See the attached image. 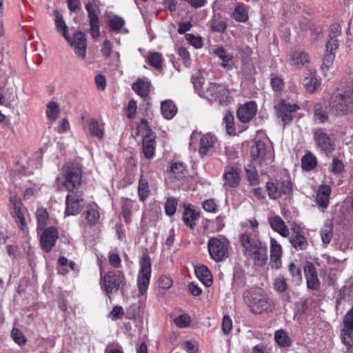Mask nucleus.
I'll return each mask as SVG.
<instances>
[{
    "label": "nucleus",
    "mask_w": 353,
    "mask_h": 353,
    "mask_svg": "<svg viewBox=\"0 0 353 353\" xmlns=\"http://www.w3.org/2000/svg\"><path fill=\"white\" fill-rule=\"evenodd\" d=\"M289 240L292 245L296 250H305L308 245L305 237L303 234H301L299 231H295L294 230L293 234L290 237Z\"/></svg>",
    "instance_id": "nucleus-28"
},
{
    "label": "nucleus",
    "mask_w": 353,
    "mask_h": 353,
    "mask_svg": "<svg viewBox=\"0 0 353 353\" xmlns=\"http://www.w3.org/2000/svg\"><path fill=\"white\" fill-rule=\"evenodd\" d=\"M332 188L328 185H321L316 192V203L317 205L323 209H327L330 205V199Z\"/></svg>",
    "instance_id": "nucleus-21"
},
{
    "label": "nucleus",
    "mask_w": 353,
    "mask_h": 353,
    "mask_svg": "<svg viewBox=\"0 0 353 353\" xmlns=\"http://www.w3.org/2000/svg\"><path fill=\"white\" fill-rule=\"evenodd\" d=\"M274 289L279 292H283L288 289V284L284 276L279 275L274 279Z\"/></svg>",
    "instance_id": "nucleus-56"
},
{
    "label": "nucleus",
    "mask_w": 353,
    "mask_h": 353,
    "mask_svg": "<svg viewBox=\"0 0 353 353\" xmlns=\"http://www.w3.org/2000/svg\"><path fill=\"white\" fill-rule=\"evenodd\" d=\"M108 259L110 264L114 268H119L121 265V260L117 253L109 252Z\"/></svg>",
    "instance_id": "nucleus-64"
},
{
    "label": "nucleus",
    "mask_w": 353,
    "mask_h": 353,
    "mask_svg": "<svg viewBox=\"0 0 353 353\" xmlns=\"http://www.w3.org/2000/svg\"><path fill=\"white\" fill-rule=\"evenodd\" d=\"M268 223L271 228L276 232L279 233L283 237H288L290 231L284 221L278 215L270 216Z\"/></svg>",
    "instance_id": "nucleus-23"
},
{
    "label": "nucleus",
    "mask_w": 353,
    "mask_h": 353,
    "mask_svg": "<svg viewBox=\"0 0 353 353\" xmlns=\"http://www.w3.org/2000/svg\"><path fill=\"white\" fill-rule=\"evenodd\" d=\"M304 274L307 282V288L310 290H317L320 288V281L314 265L307 263L304 267Z\"/></svg>",
    "instance_id": "nucleus-18"
},
{
    "label": "nucleus",
    "mask_w": 353,
    "mask_h": 353,
    "mask_svg": "<svg viewBox=\"0 0 353 353\" xmlns=\"http://www.w3.org/2000/svg\"><path fill=\"white\" fill-rule=\"evenodd\" d=\"M247 179L251 185H256L259 183V176L255 168L248 165L245 168Z\"/></svg>",
    "instance_id": "nucleus-46"
},
{
    "label": "nucleus",
    "mask_w": 353,
    "mask_h": 353,
    "mask_svg": "<svg viewBox=\"0 0 353 353\" xmlns=\"http://www.w3.org/2000/svg\"><path fill=\"white\" fill-rule=\"evenodd\" d=\"M105 353H123V351L120 344L117 342H112L107 345Z\"/></svg>",
    "instance_id": "nucleus-63"
},
{
    "label": "nucleus",
    "mask_w": 353,
    "mask_h": 353,
    "mask_svg": "<svg viewBox=\"0 0 353 353\" xmlns=\"http://www.w3.org/2000/svg\"><path fill=\"white\" fill-rule=\"evenodd\" d=\"M11 336L14 342L20 346H23L26 343L24 335L19 329L13 328L11 332Z\"/></svg>",
    "instance_id": "nucleus-57"
},
{
    "label": "nucleus",
    "mask_w": 353,
    "mask_h": 353,
    "mask_svg": "<svg viewBox=\"0 0 353 353\" xmlns=\"http://www.w3.org/2000/svg\"><path fill=\"white\" fill-rule=\"evenodd\" d=\"M241 170L236 166L227 165L223 174V186L226 188H236L241 180Z\"/></svg>",
    "instance_id": "nucleus-16"
},
{
    "label": "nucleus",
    "mask_w": 353,
    "mask_h": 353,
    "mask_svg": "<svg viewBox=\"0 0 353 353\" xmlns=\"http://www.w3.org/2000/svg\"><path fill=\"white\" fill-rule=\"evenodd\" d=\"M124 282L125 275L122 272L109 271L104 276L101 272V288L109 297L112 294L116 293Z\"/></svg>",
    "instance_id": "nucleus-8"
},
{
    "label": "nucleus",
    "mask_w": 353,
    "mask_h": 353,
    "mask_svg": "<svg viewBox=\"0 0 353 353\" xmlns=\"http://www.w3.org/2000/svg\"><path fill=\"white\" fill-rule=\"evenodd\" d=\"M178 205V201L174 197L167 199L165 203V212L168 216H172L175 214Z\"/></svg>",
    "instance_id": "nucleus-50"
},
{
    "label": "nucleus",
    "mask_w": 353,
    "mask_h": 353,
    "mask_svg": "<svg viewBox=\"0 0 353 353\" xmlns=\"http://www.w3.org/2000/svg\"><path fill=\"white\" fill-rule=\"evenodd\" d=\"M174 323L180 328H185L190 325L191 323L190 316L187 314L179 315L174 319Z\"/></svg>",
    "instance_id": "nucleus-55"
},
{
    "label": "nucleus",
    "mask_w": 353,
    "mask_h": 353,
    "mask_svg": "<svg viewBox=\"0 0 353 353\" xmlns=\"http://www.w3.org/2000/svg\"><path fill=\"white\" fill-rule=\"evenodd\" d=\"M274 339L277 344L281 347H287L290 345V338L283 330H277L275 332Z\"/></svg>",
    "instance_id": "nucleus-47"
},
{
    "label": "nucleus",
    "mask_w": 353,
    "mask_h": 353,
    "mask_svg": "<svg viewBox=\"0 0 353 353\" xmlns=\"http://www.w3.org/2000/svg\"><path fill=\"white\" fill-rule=\"evenodd\" d=\"M156 143L154 137H146L143 138V152L146 159H150L155 154Z\"/></svg>",
    "instance_id": "nucleus-29"
},
{
    "label": "nucleus",
    "mask_w": 353,
    "mask_h": 353,
    "mask_svg": "<svg viewBox=\"0 0 353 353\" xmlns=\"http://www.w3.org/2000/svg\"><path fill=\"white\" fill-rule=\"evenodd\" d=\"M317 159L316 157L310 152H307L301 159L302 168L306 171H310L316 168Z\"/></svg>",
    "instance_id": "nucleus-40"
},
{
    "label": "nucleus",
    "mask_w": 353,
    "mask_h": 353,
    "mask_svg": "<svg viewBox=\"0 0 353 353\" xmlns=\"http://www.w3.org/2000/svg\"><path fill=\"white\" fill-rule=\"evenodd\" d=\"M282 247L274 239L270 238V265L272 268L279 269L281 267Z\"/></svg>",
    "instance_id": "nucleus-19"
},
{
    "label": "nucleus",
    "mask_w": 353,
    "mask_h": 353,
    "mask_svg": "<svg viewBox=\"0 0 353 353\" xmlns=\"http://www.w3.org/2000/svg\"><path fill=\"white\" fill-rule=\"evenodd\" d=\"M266 187L268 196L272 199H278L282 194H290L292 190V183L289 180L268 182Z\"/></svg>",
    "instance_id": "nucleus-12"
},
{
    "label": "nucleus",
    "mask_w": 353,
    "mask_h": 353,
    "mask_svg": "<svg viewBox=\"0 0 353 353\" xmlns=\"http://www.w3.org/2000/svg\"><path fill=\"white\" fill-rule=\"evenodd\" d=\"M331 110L336 115H347L353 111V92L345 90L341 92L335 93L330 99Z\"/></svg>",
    "instance_id": "nucleus-5"
},
{
    "label": "nucleus",
    "mask_w": 353,
    "mask_h": 353,
    "mask_svg": "<svg viewBox=\"0 0 353 353\" xmlns=\"http://www.w3.org/2000/svg\"><path fill=\"white\" fill-rule=\"evenodd\" d=\"M233 327V322L230 316L228 314L223 316L222 319L221 329L225 334H229Z\"/></svg>",
    "instance_id": "nucleus-58"
},
{
    "label": "nucleus",
    "mask_w": 353,
    "mask_h": 353,
    "mask_svg": "<svg viewBox=\"0 0 353 353\" xmlns=\"http://www.w3.org/2000/svg\"><path fill=\"white\" fill-rule=\"evenodd\" d=\"M320 236L324 244H329L333 237V225L330 221H327L320 230Z\"/></svg>",
    "instance_id": "nucleus-38"
},
{
    "label": "nucleus",
    "mask_w": 353,
    "mask_h": 353,
    "mask_svg": "<svg viewBox=\"0 0 353 353\" xmlns=\"http://www.w3.org/2000/svg\"><path fill=\"white\" fill-rule=\"evenodd\" d=\"M197 219L198 216L194 210L190 208L185 209L183 214V221L187 226L193 228L196 225Z\"/></svg>",
    "instance_id": "nucleus-45"
},
{
    "label": "nucleus",
    "mask_w": 353,
    "mask_h": 353,
    "mask_svg": "<svg viewBox=\"0 0 353 353\" xmlns=\"http://www.w3.org/2000/svg\"><path fill=\"white\" fill-rule=\"evenodd\" d=\"M59 232L57 228L50 226L40 234V244L42 250L46 252H49L55 245Z\"/></svg>",
    "instance_id": "nucleus-14"
},
{
    "label": "nucleus",
    "mask_w": 353,
    "mask_h": 353,
    "mask_svg": "<svg viewBox=\"0 0 353 353\" xmlns=\"http://www.w3.org/2000/svg\"><path fill=\"white\" fill-rule=\"evenodd\" d=\"M341 339L346 346L353 347V325L343 323V327L341 330Z\"/></svg>",
    "instance_id": "nucleus-35"
},
{
    "label": "nucleus",
    "mask_w": 353,
    "mask_h": 353,
    "mask_svg": "<svg viewBox=\"0 0 353 353\" xmlns=\"http://www.w3.org/2000/svg\"><path fill=\"white\" fill-rule=\"evenodd\" d=\"M243 296L244 303L254 314H261L271 307L268 296L261 288H250L243 292Z\"/></svg>",
    "instance_id": "nucleus-3"
},
{
    "label": "nucleus",
    "mask_w": 353,
    "mask_h": 353,
    "mask_svg": "<svg viewBox=\"0 0 353 353\" xmlns=\"http://www.w3.org/2000/svg\"><path fill=\"white\" fill-rule=\"evenodd\" d=\"M46 113L49 121H54L60 113L59 105L54 101H50L47 104Z\"/></svg>",
    "instance_id": "nucleus-44"
},
{
    "label": "nucleus",
    "mask_w": 353,
    "mask_h": 353,
    "mask_svg": "<svg viewBox=\"0 0 353 353\" xmlns=\"http://www.w3.org/2000/svg\"><path fill=\"white\" fill-rule=\"evenodd\" d=\"M209 26L212 31L217 32H223L227 28L226 23L216 17L210 20Z\"/></svg>",
    "instance_id": "nucleus-48"
},
{
    "label": "nucleus",
    "mask_w": 353,
    "mask_h": 353,
    "mask_svg": "<svg viewBox=\"0 0 353 353\" xmlns=\"http://www.w3.org/2000/svg\"><path fill=\"white\" fill-rule=\"evenodd\" d=\"M224 121L225 123V129L230 135H235V128L234 127V117L231 112H226L224 116Z\"/></svg>",
    "instance_id": "nucleus-52"
},
{
    "label": "nucleus",
    "mask_w": 353,
    "mask_h": 353,
    "mask_svg": "<svg viewBox=\"0 0 353 353\" xmlns=\"http://www.w3.org/2000/svg\"><path fill=\"white\" fill-rule=\"evenodd\" d=\"M232 17L238 22H245L248 20V8L242 3H238L232 14Z\"/></svg>",
    "instance_id": "nucleus-30"
},
{
    "label": "nucleus",
    "mask_w": 353,
    "mask_h": 353,
    "mask_svg": "<svg viewBox=\"0 0 353 353\" xmlns=\"http://www.w3.org/2000/svg\"><path fill=\"white\" fill-rule=\"evenodd\" d=\"M150 194V188L148 179L141 174L139 181L138 196L140 201L143 202Z\"/></svg>",
    "instance_id": "nucleus-36"
},
{
    "label": "nucleus",
    "mask_w": 353,
    "mask_h": 353,
    "mask_svg": "<svg viewBox=\"0 0 353 353\" xmlns=\"http://www.w3.org/2000/svg\"><path fill=\"white\" fill-rule=\"evenodd\" d=\"M334 58L335 52H327L323 59V64L321 66L322 70L327 72L332 65Z\"/></svg>",
    "instance_id": "nucleus-59"
},
{
    "label": "nucleus",
    "mask_w": 353,
    "mask_h": 353,
    "mask_svg": "<svg viewBox=\"0 0 353 353\" xmlns=\"http://www.w3.org/2000/svg\"><path fill=\"white\" fill-rule=\"evenodd\" d=\"M302 83L307 92L313 93L320 86L321 81L315 73H311L303 79Z\"/></svg>",
    "instance_id": "nucleus-32"
},
{
    "label": "nucleus",
    "mask_w": 353,
    "mask_h": 353,
    "mask_svg": "<svg viewBox=\"0 0 353 353\" xmlns=\"http://www.w3.org/2000/svg\"><path fill=\"white\" fill-rule=\"evenodd\" d=\"M73 48L77 59L83 61L86 57L87 42L85 35L81 32H77L68 39H65Z\"/></svg>",
    "instance_id": "nucleus-13"
},
{
    "label": "nucleus",
    "mask_w": 353,
    "mask_h": 353,
    "mask_svg": "<svg viewBox=\"0 0 353 353\" xmlns=\"http://www.w3.org/2000/svg\"><path fill=\"white\" fill-rule=\"evenodd\" d=\"M137 133L143 138L152 137V132L145 119H142L137 125Z\"/></svg>",
    "instance_id": "nucleus-54"
},
{
    "label": "nucleus",
    "mask_w": 353,
    "mask_h": 353,
    "mask_svg": "<svg viewBox=\"0 0 353 353\" xmlns=\"http://www.w3.org/2000/svg\"><path fill=\"white\" fill-rule=\"evenodd\" d=\"M139 205L131 199H125L122 203L121 214L126 223H130L132 221L133 212L139 210Z\"/></svg>",
    "instance_id": "nucleus-24"
},
{
    "label": "nucleus",
    "mask_w": 353,
    "mask_h": 353,
    "mask_svg": "<svg viewBox=\"0 0 353 353\" xmlns=\"http://www.w3.org/2000/svg\"><path fill=\"white\" fill-rule=\"evenodd\" d=\"M229 241L225 237H213L208 241L210 258L216 262L223 261L228 256Z\"/></svg>",
    "instance_id": "nucleus-9"
},
{
    "label": "nucleus",
    "mask_w": 353,
    "mask_h": 353,
    "mask_svg": "<svg viewBox=\"0 0 353 353\" xmlns=\"http://www.w3.org/2000/svg\"><path fill=\"white\" fill-rule=\"evenodd\" d=\"M88 130L90 133L99 139L104 136V127L103 123H99L97 120L92 119L88 124Z\"/></svg>",
    "instance_id": "nucleus-39"
},
{
    "label": "nucleus",
    "mask_w": 353,
    "mask_h": 353,
    "mask_svg": "<svg viewBox=\"0 0 353 353\" xmlns=\"http://www.w3.org/2000/svg\"><path fill=\"white\" fill-rule=\"evenodd\" d=\"M185 165L182 163H174L170 166V172L177 179H181L185 176Z\"/></svg>",
    "instance_id": "nucleus-49"
},
{
    "label": "nucleus",
    "mask_w": 353,
    "mask_h": 353,
    "mask_svg": "<svg viewBox=\"0 0 353 353\" xmlns=\"http://www.w3.org/2000/svg\"><path fill=\"white\" fill-rule=\"evenodd\" d=\"M36 218L37 222V230H41L47 224L49 219V214L47 210L43 207H38L36 211Z\"/></svg>",
    "instance_id": "nucleus-41"
},
{
    "label": "nucleus",
    "mask_w": 353,
    "mask_h": 353,
    "mask_svg": "<svg viewBox=\"0 0 353 353\" xmlns=\"http://www.w3.org/2000/svg\"><path fill=\"white\" fill-rule=\"evenodd\" d=\"M343 162L337 158H334L330 165V171L334 174H339L343 172Z\"/></svg>",
    "instance_id": "nucleus-61"
},
{
    "label": "nucleus",
    "mask_w": 353,
    "mask_h": 353,
    "mask_svg": "<svg viewBox=\"0 0 353 353\" xmlns=\"http://www.w3.org/2000/svg\"><path fill=\"white\" fill-rule=\"evenodd\" d=\"M10 212L19 229L23 233H27L28 230V223L30 220V215L28 209L17 196L10 197Z\"/></svg>",
    "instance_id": "nucleus-6"
},
{
    "label": "nucleus",
    "mask_w": 353,
    "mask_h": 353,
    "mask_svg": "<svg viewBox=\"0 0 353 353\" xmlns=\"http://www.w3.org/2000/svg\"><path fill=\"white\" fill-rule=\"evenodd\" d=\"M313 133L315 142L321 150L325 152H331L334 150L331 139L325 132L315 130Z\"/></svg>",
    "instance_id": "nucleus-22"
},
{
    "label": "nucleus",
    "mask_w": 353,
    "mask_h": 353,
    "mask_svg": "<svg viewBox=\"0 0 353 353\" xmlns=\"http://www.w3.org/2000/svg\"><path fill=\"white\" fill-rule=\"evenodd\" d=\"M257 105L255 101H250L241 105L236 110V116L242 123H248L256 115Z\"/></svg>",
    "instance_id": "nucleus-17"
},
{
    "label": "nucleus",
    "mask_w": 353,
    "mask_h": 353,
    "mask_svg": "<svg viewBox=\"0 0 353 353\" xmlns=\"http://www.w3.org/2000/svg\"><path fill=\"white\" fill-rule=\"evenodd\" d=\"M314 119L315 121L320 123H323L328 121V115L325 108L321 103H317L314 106Z\"/></svg>",
    "instance_id": "nucleus-43"
},
{
    "label": "nucleus",
    "mask_w": 353,
    "mask_h": 353,
    "mask_svg": "<svg viewBox=\"0 0 353 353\" xmlns=\"http://www.w3.org/2000/svg\"><path fill=\"white\" fill-rule=\"evenodd\" d=\"M199 95L210 102H217L219 104H227L232 99V92L224 85L210 83Z\"/></svg>",
    "instance_id": "nucleus-4"
},
{
    "label": "nucleus",
    "mask_w": 353,
    "mask_h": 353,
    "mask_svg": "<svg viewBox=\"0 0 353 353\" xmlns=\"http://www.w3.org/2000/svg\"><path fill=\"white\" fill-rule=\"evenodd\" d=\"M161 114L166 119H172L177 112V108L171 100H165L161 103Z\"/></svg>",
    "instance_id": "nucleus-31"
},
{
    "label": "nucleus",
    "mask_w": 353,
    "mask_h": 353,
    "mask_svg": "<svg viewBox=\"0 0 353 353\" xmlns=\"http://www.w3.org/2000/svg\"><path fill=\"white\" fill-rule=\"evenodd\" d=\"M185 39L195 48H201L203 46V41L200 37H196L192 34H186Z\"/></svg>",
    "instance_id": "nucleus-60"
},
{
    "label": "nucleus",
    "mask_w": 353,
    "mask_h": 353,
    "mask_svg": "<svg viewBox=\"0 0 353 353\" xmlns=\"http://www.w3.org/2000/svg\"><path fill=\"white\" fill-rule=\"evenodd\" d=\"M162 61V55L159 52H152L148 57V63L156 69L161 68Z\"/></svg>",
    "instance_id": "nucleus-51"
},
{
    "label": "nucleus",
    "mask_w": 353,
    "mask_h": 353,
    "mask_svg": "<svg viewBox=\"0 0 353 353\" xmlns=\"http://www.w3.org/2000/svg\"><path fill=\"white\" fill-rule=\"evenodd\" d=\"M124 25V19L119 16L114 15L110 18L109 26L114 31L119 32Z\"/></svg>",
    "instance_id": "nucleus-53"
},
{
    "label": "nucleus",
    "mask_w": 353,
    "mask_h": 353,
    "mask_svg": "<svg viewBox=\"0 0 353 353\" xmlns=\"http://www.w3.org/2000/svg\"><path fill=\"white\" fill-rule=\"evenodd\" d=\"M199 137V154L201 157L210 155L217 143V138L212 133L208 132L201 134L200 132H194L191 135V141Z\"/></svg>",
    "instance_id": "nucleus-11"
},
{
    "label": "nucleus",
    "mask_w": 353,
    "mask_h": 353,
    "mask_svg": "<svg viewBox=\"0 0 353 353\" xmlns=\"http://www.w3.org/2000/svg\"><path fill=\"white\" fill-rule=\"evenodd\" d=\"M290 63L291 65L301 67L309 62V56L305 52L294 51L290 54Z\"/></svg>",
    "instance_id": "nucleus-33"
},
{
    "label": "nucleus",
    "mask_w": 353,
    "mask_h": 353,
    "mask_svg": "<svg viewBox=\"0 0 353 353\" xmlns=\"http://www.w3.org/2000/svg\"><path fill=\"white\" fill-rule=\"evenodd\" d=\"M82 201L83 198L81 195L77 194L68 195L65 199L66 209L65 214L71 216L79 213Z\"/></svg>",
    "instance_id": "nucleus-20"
},
{
    "label": "nucleus",
    "mask_w": 353,
    "mask_h": 353,
    "mask_svg": "<svg viewBox=\"0 0 353 353\" xmlns=\"http://www.w3.org/2000/svg\"><path fill=\"white\" fill-rule=\"evenodd\" d=\"M277 117L281 119L283 125L290 123L293 119V114L299 107L296 103H289L285 101H281L275 106Z\"/></svg>",
    "instance_id": "nucleus-15"
},
{
    "label": "nucleus",
    "mask_w": 353,
    "mask_h": 353,
    "mask_svg": "<svg viewBox=\"0 0 353 353\" xmlns=\"http://www.w3.org/2000/svg\"><path fill=\"white\" fill-rule=\"evenodd\" d=\"M139 270L137 276L138 296H144L148 289L151 277V260L147 254L139 258Z\"/></svg>",
    "instance_id": "nucleus-7"
},
{
    "label": "nucleus",
    "mask_w": 353,
    "mask_h": 353,
    "mask_svg": "<svg viewBox=\"0 0 353 353\" xmlns=\"http://www.w3.org/2000/svg\"><path fill=\"white\" fill-rule=\"evenodd\" d=\"M251 158L259 165L271 162L272 160V148L263 141H259L251 148Z\"/></svg>",
    "instance_id": "nucleus-10"
},
{
    "label": "nucleus",
    "mask_w": 353,
    "mask_h": 353,
    "mask_svg": "<svg viewBox=\"0 0 353 353\" xmlns=\"http://www.w3.org/2000/svg\"><path fill=\"white\" fill-rule=\"evenodd\" d=\"M173 281L171 277L162 275L158 279V285L162 289H169L172 285Z\"/></svg>",
    "instance_id": "nucleus-62"
},
{
    "label": "nucleus",
    "mask_w": 353,
    "mask_h": 353,
    "mask_svg": "<svg viewBox=\"0 0 353 353\" xmlns=\"http://www.w3.org/2000/svg\"><path fill=\"white\" fill-rule=\"evenodd\" d=\"M54 22L57 31L61 34L65 39H68V27L67 26L65 21L63 20V16L61 14H59V12L57 11L55 12Z\"/></svg>",
    "instance_id": "nucleus-42"
},
{
    "label": "nucleus",
    "mask_w": 353,
    "mask_h": 353,
    "mask_svg": "<svg viewBox=\"0 0 353 353\" xmlns=\"http://www.w3.org/2000/svg\"><path fill=\"white\" fill-rule=\"evenodd\" d=\"M196 277L206 286L212 283V276L209 269L203 265H197L194 270Z\"/></svg>",
    "instance_id": "nucleus-25"
},
{
    "label": "nucleus",
    "mask_w": 353,
    "mask_h": 353,
    "mask_svg": "<svg viewBox=\"0 0 353 353\" xmlns=\"http://www.w3.org/2000/svg\"><path fill=\"white\" fill-rule=\"evenodd\" d=\"M70 270L78 272L79 268L75 263V262L72 261H68L67 258H65V256H60L58 260V273L65 274L68 273Z\"/></svg>",
    "instance_id": "nucleus-27"
},
{
    "label": "nucleus",
    "mask_w": 353,
    "mask_h": 353,
    "mask_svg": "<svg viewBox=\"0 0 353 353\" xmlns=\"http://www.w3.org/2000/svg\"><path fill=\"white\" fill-rule=\"evenodd\" d=\"M134 91L141 97H146L150 93V81L147 78L139 79L132 85Z\"/></svg>",
    "instance_id": "nucleus-26"
},
{
    "label": "nucleus",
    "mask_w": 353,
    "mask_h": 353,
    "mask_svg": "<svg viewBox=\"0 0 353 353\" xmlns=\"http://www.w3.org/2000/svg\"><path fill=\"white\" fill-rule=\"evenodd\" d=\"M242 232L239 239L246 254L256 266L264 265L268 261V248L258 238L259 223L254 218L241 223Z\"/></svg>",
    "instance_id": "nucleus-1"
},
{
    "label": "nucleus",
    "mask_w": 353,
    "mask_h": 353,
    "mask_svg": "<svg viewBox=\"0 0 353 353\" xmlns=\"http://www.w3.org/2000/svg\"><path fill=\"white\" fill-rule=\"evenodd\" d=\"M85 216L87 221V224L92 227L96 225L99 223L100 219V214L97 205L90 206L85 212Z\"/></svg>",
    "instance_id": "nucleus-37"
},
{
    "label": "nucleus",
    "mask_w": 353,
    "mask_h": 353,
    "mask_svg": "<svg viewBox=\"0 0 353 353\" xmlns=\"http://www.w3.org/2000/svg\"><path fill=\"white\" fill-rule=\"evenodd\" d=\"M82 181V170L76 163H67L56 177V184L60 190L73 191L77 189Z\"/></svg>",
    "instance_id": "nucleus-2"
},
{
    "label": "nucleus",
    "mask_w": 353,
    "mask_h": 353,
    "mask_svg": "<svg viewBox=\"0 0 353 353\" xmlns=\"http://www.w3.org/2000/svg\"><path fill=\"white\" fill-rule=\"evenodd\" d=\"M214 53L221 60V65L223 68H227L228 70L232 68V65L230 64V62L233 59V55L231 53L227 52L221 46L216 48L214 50Z\"/></svg>",
    "instance_id": "nucleus-34"
}]
</instances>
